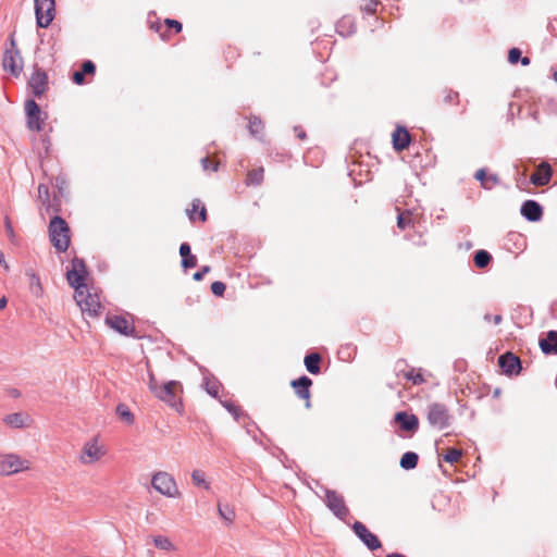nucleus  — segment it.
<instances>
[{
  "instance_id": "61",
  "label": "nucleus",
  "mask_w": 557,
  "mask_h": 557,
  "mask_svg": "<svg viewBox=\"0 0 557 557\" xmlns=\"http://www.w3.org/2000/svg\"><path fill=\"white\" fill-rule=\"evenodd\" d=\"M7 304H8V300L4 296L2 298H0V310L4 309L7 307Z\"/></svg>"
},
{
  "instance_id": "11",
  "label": "nucleus",
  "mask_w": 557,
  "mask_h": 557,
  "mask_svg": "<svg viewBox=\"0 0 557 557\" xmlns=\"http://www.w3.org/2000/svg\"><path fill=\"white\" fill-rule=\"evenodd\" d=\"M325 504L327 508L339 519H345L349 510L345 505L344 497L335 491H325Z\"/></svg>"
},
{
  "instance_id": "60",
  "label": "nucleus",
  "mask_w": 557,
  "mask_h": 557,
  "mask_svg": "<svg viewBox=\"0 0 557 557\" xmlns=\"http://www.w3.org/2000/svg\"><path fill=\"white\" fill-rule=\"evenodd\" d=\"M201 165L203 168V170H208L209 166H210V160L208 157H205L201 159Z\"/></svg>"
},
{
  "instance_id": "22",
  "label": "nucleus",
  "mask_w": 557,
  "mask_h": 557,
  "mask_svg": "<svg viewBox=\"0 0 557 557\" xmlns=\"http://www.w3.org/2000/svg\"><path fill=\"white\" fill-rule=\"evenodd\" d=\"M393 147L396 151H403L408 148L410 144V134L403 126H397L393 133Z\"/></svg>"
},
{
  "instance_id": "21",
  "label": "nucleus",
  "mask_w": 557,
  "mask_h": 557,
  "mask_svg": "<svg viewBox=\"0 0 557 557\" xmlns=\"http://www.w3.org/2000/svg\"><path fill=\"white\" fill-rule=\"evenodd\" d=\"M4 423L13 429H24L29 428L32 424V419L27 413L23 412H14L4 417Z\"/></svg>"
},
{
  "instance_id": "62",
  "label": "nucleus",
  "mask_w": 557,
  "mask_h": 557,
  "mask_svg": "<svg viewBox=\"0 0 557 557\" xmlns=\"http://www.w3.org/2000/svg\"><path fill=\"white\" fill-rule=\"evenodd\" d=\"M385 557H406V556L403 554H399V553H392V554L386 555Z\"/></svg>"
},
{
  "instance_id": "50",
  "label": "nucleus",
  "mask_w": 557,
  "mask_h": 557,
  "mask_svg": "<svg viewBox=\"0 0 557 557\" xmlns=\"http://www.w3.org/2000/svg\"><path fill=\"white\" fill-rule=\"evenodd\" d=\"M161 384H159L154 377V375L152 373L149 374V382H148V386H149V389L152 394H154L157 392V389L159 388Z\"/></svg>"
},
{
  "instance_id": "46",
  "label": "nucleus",
  "mask_w": 557,
  "mask_h": 557,
  "mask_svg": "<svg viewBox=\"0 0 557 557\" xmlns=\"http://www.w3.org/2000/svg\"><path fill=\"white\" fill-rule=\"evenodd\" d=\"M85 75H89V74H94L95 71H96V65L94 64L92 61L90 60H87L83 63L82 65V70H81Z\"/></svg>"
},
{
  "instance_id": "12",
  "label": "nucleus",
  "mask_w": 557,
  "mask_h": 557,
  "mask_svg": "<svg viewBox=\"0 0 557 557\" xmlns=\"http://www.w3.org/2000/svg\"><path fill=\"white\" fill-rule=\"evenodd\" d=\"M26 122L27 127L34 132H40L42 129L41 110L37 102L29 99L25 102Z\"/></svg>"
},
{
  "instance_id": "16",
  "label": "nucleus",
  "mask_w": 557,
  "mask_h": 557,
  "mask_svg": "<svg viewBox=\"0 0 557 557\" xmlns=\"http://www.w3.org/2000/svg\"><path fill=\"white\" fill-rule=\"evenodd\" d=\"M106 324L125 336H135V326L122 315H107Z\"/></svg>"
},
{
  "instance_id": "52",
  "label": "nucleus",
  "mask_w": 557,
  "mask_h": 557,
  "mask_svg": "<svg viewBox=\"0 0 557 557\" xmlns=\"http://www.w3.org/2000/svg\"><path fill=\"white\" fill-rule=\"evenodd\" d=\"M180 255H181L182 259H184V258H186V257L191 255L189 244L183 243L180 246Z\"/></svg>"
},
{
  "instance_id": "3",
  "label": "nucleus",
  "mask_w": 557,
  "mask_h": 557,
  "mask_svg": "<svg viewBox=\"0 0 557 557\" xmlns=\"http://www.w3.org/2000/svg\"><path fill=\"white\" fill-rule=\"evenodd\" d=\"M426 420L432 428L444 430L451 425L453 416L445 404L431 403L426 407Z\"/></svg>"
},
{
  "instance_id": "30",
  "label": "nucleus",
  "mask_w": 557,
  "mask_h": 557,
  "mask_svg": "<svg viewBox=\"0 0 557 557\" xmlns=\"http://www.w3.org/2000/svg\"><path fill=\"white\" fill-rule=\"evenodd\" d=\"M116 413L121 420L127 424H132L135 420L134 414L125 404H119L116 407Z\"/></svg>"
},
{
  "instance_id": "41",
  "label": "nucleus",
  "mask_w": 557,
  "mask_h": 557,
  "mask_svg": "<svg viewBox=\"0 0 557 557\" xmlns=\"http://www.w3.org/2000/svg\"><path fill=\"white\" fill-rule=\"evenodd\" d=\"M379 4V0H364V3L361 5V10L367 13L374 14L377 10Z\"/></svg>"
},
{
  "instance_id": "10",
  "label": "nucleus",
  "mask_w": 557,
  "mask_h": 557,
  "mask_svg": "<svg viewBox=\"0 0 557 557\" xmlns=\"http://www.w3.org/2000/svg\"><path fill=\"white\" fill-rule=\"evenodd\" d=\"M35 12L38 26L48 27L55 15V1L35 0Z\"/></svg>"
},
{
  "instance_id": "9",
  "label": "nucleus",
  "mask_w": 557,
  "mask_h": 557,
  "mask_svg": "<svg viewBox=\"0 0 557 557\" xmlns=\"http://www.w3.org/2000/svg\"><path fill=\"white\" fill-rule=\"evenodd\" d=\"M74 298L83 313L96 317L101 308L98 296L90 294L87 288L75 293Z\"/></svg>"
},
{
  "instance_id": "13",
  "label": "nucleus",
  "mask_w": 557,
  "mask_h": 557,
  "mask_svg": "<svg viewBox=\"0 0 557 557\" xmlns=\"http://www.w3.org/2000/svg\"><path fill=\"white\" fill-rule=\"evenodd\" d=\"M352 530L358 539L370 549L375 550L379 549L382 544L379 537L370 532L368 528L360 521H356L352 524Z\"/></svg>"
},
{
  "instance_id": "6",
  "label": "nucleus",
  "mask_w": 557,
  "mask_h": 557,
  "mask_svg": "<svg viewBox=\"0 0 557 557\" xmlns=\"http://www.w3.org/2000/svg\"><path fill=\"white\" fill-rule=\"evenodd\" d=\"M29 468L30 462L16 454H0V475H12Z\"/></svg>"
},
{
  "instance_id": "1",
  "label": "nucleus",
  "mask_w": 557,
  "mask_h": 557,
  "mask_svg": "<svg viewBox=\"0 0 557 557\" xmlns=\"http://www.w3.org/2000/svg\"><path fill=\"white\" fill-rule=\"evenodd\" d=\"M70 227L64 219L53 216L49 223V238L58 252H64L70 246Z\"/></svg>"
},
{
  "instance_id": "44",
  "label": "nucleus",
  "mask_w": 557,
  "mask_h": 557,
  "mask_svg": "<svg viewBox=\"0 0 557 557\" xmlns=\"http://www.w3.org/2000/svg\"><path fill=\"white\" fill-rule=\"evenodd\" d=\"M474 177L481 182V185L485 189H491V185L485 180L487 178L486 172L484 169H480L476 171Z\"/></svg>"
},
{
  "instance_id": "54",
  "label": "nucleus",
  "mask_w": 557,
  "mask_h": 557,
  "mask_svg": "<svg viewBox=\"0 0 557 557\" xmlns=\"http://www.w3.org/2000/svg\"><path fill=\"white\" fill-rule=\"evenodd\" d=\"M38 194H39L40 198H42V197L48 198L49 197V188H48V186L45 185V184H39L38 185Z\"/></svg>"
},
{
  "instance_id": "59",
  "label": "nucleus",
  "mask_w": 557,
  "mask_h": 557,
  "mask_svg": "<svg viewBox=\"0 0 557 557\" xmlns=\"http://www.w3.org/2000/svg\"><path fill=\"white\" fill-rule=\"evenodd\" d=\"M296 135L299 139L306 138V132L301 127H295Z\"/></svg>"
},
{
  "instance_id": "43",
  "label": "nucleus",
  "mask_w": 557,
  "mask_h": 557,
  "mask_svg": "<svg viewBox=\"0 0 557 557\" xmlns=\"http://www.w3.org/2000/svg\"><path fill=\"white\" fill-rule=\"evenodd\" d=\"M225 289H226V286L223 282L216 281L211 284V292L215 296H219V297L223 296Z\"/></svg>"
},
{
  "instance_id": "29",
  "label": "nucleus",
  "mask_w": 557,
  "mask_h": 557,
  "mask_svg": "<svg viewBox=\"0 0 557 557\" xmlns=\"http://www.w3.org/2000/svg\"><path fill=\"white\" fill-rule=\"evenodd\" d=\"M398 375H403L408 381H411L414 385H420L425 382L423 375L420 372H414V369H411L409 371H404L398 369Z\"/></svg>"
},
{
  "instance_id": "45",
  "label": "nucleus",
  "mask_w": 557,
  "mask_h": 557,
  "mask_svg": "<svg viewBox=\"0 0 557 557\" xmlns=\"http://www.w3.org/2000/svg\"><path fill=\"white\" fill-rule=\"evenodd\" d=\"M197 265V258L194 255H190L184 259H182V267L184 269H191Z\"/></svg>"
},
{
  "instance_id": "24",
  "label": "nucleus",
  "mask_w": 557,
  "mask_h": 557,
  "mask_svg": "<svg viewBox=\"0 0 557 557\" xmlns=\"http://www.w3.org/2000/svg\"><path fill=\"white\" fill-rule=\"evenodd\" d=\"M25 274L29 278V289L32 294L36 297H40L44 290L39 276L32 269L26 270Z\"/></svg>"
},
{
  "instance_id": "25",
  "label": "nucleus",
  "mask_w": 557,
  "mask_h": 557,
  "mask_svg": "<svg viewBox=\"0 0 557 557\" xmlns=\"http://www.w3.org/2000/svg\"><path fill=\"white\" fill-rule=\"evenodd\" d=\"M320 361L321 356L317 352H312L305 357L304 363L308 372H310L311 374H319L321 371Z\"/></svg>"
},
{
  "instance_id": "23",
  "label": "nucleus",
  "mask_w": 557,
  "mask_h": 557,
  "mask_svg": "<svg viewBox=\"0 0 557 557\" xmlns=\"http://www.w3.org/2000/svg\"><path fill=\"white\" fill-rule=\"evenodd\" d=\"M540 348L545 355H557V331H548L546 336L540 338Z\"/></svg>"
},
{
  "instance_id": "19",
  "label": "nucleus",
  "mask_w": 557,
  "mask_h": 557,
  "mask_svg": "<svg viewBox=\"0 0 557 557\" xmlns=\"http://www.w3.org/2000/svg\"><path fill=\"white\" fill-rule=\"evenodd\" d=\"M552 166L547 162L539 164L536 171L530 176V182L535 186H545L552 180Z\"/></svg>"
},
{
  "instance_id": "48",
  "label": "nucleus",
  "mask_w": 557,
  "mask_h": 557,
  "mask_svg": "<svg viewBox=\"0 0 557 557\" xmlns=\"http://www.w3.org/2000/svg\"><path fill=\"white\" fill-rule=\"evenodd\" d=\"M211 270V268L209 265H203L199 271H197L196 273H194L193 275V278L195 281H201L203 278V276L209 273Z\"/></svg>"
},
{
  "instance_id": "4",
  "label": "nucleus",
  "mask_w": 557,
  "mask_h": 557,
  "mask_svg": "<svg viewBox=\"0 0 557 557\" xmlns=\"http://www.w3.org/2000/svg\"><path fill=\"white\" fill-rule=\"evenodd\" d=\"M182 391L183 387L178 381H169L161 384L153 395L176 411L181 412L183 405L180 393H182Z\"/></svg>"
},
{
  "instance_id": "15",
  "label": "nucleus",
  "mask_w": 557,
  "mask_h": 557,
  "mask_svg": "<svg viewBox=\"0 0 557 557\" xmlns=\"http://www.w3.org/2000/svg\"><path fill=\"white\" fill-rule=\"evenodd\" d=\"M28 86L30 87L35 97H41L47 90L48 86L47 73L36 66L28 81Z\"/></svg>"
},
{
  "instance_id": "7",
  "label": "nucleus",
  "mask_w": 557,
  "mask_h": 557,
  "mask_svg": "<svg viewBox=\"0 0 557 557\" xmlns=\"http://www.w3.org/2000/svg\"><path fill=\"white\" fill-rule=\"evenodd\" d=\"M106 453L104 446L99 443L98 436H95L83 445L79 461L86 466L92 465L99 461Z\"/></svg>"
},
{
  "instance_id": "51",
  "label": "nucleus",
  "mask_w": 557,
  "mask_h": 557,
  "mask_svg": "<svg viewBox=\"0 0 557 557\" xmlns=\"http://www.w3.org/2000/svg\"><path fill=\"white\" fill-rule=\"evenodd\" d=\"M72 79L76 85H83L85 83V74L82 71H77L73 74Z\"/></svg>"
},
{
  "instance_id": "57",
  "label": "nucleus",
  "mask_w": 557,
  "mask_h": 557,
  "mask_svg": "<svg viewBox=\"0 0 557 557\" xmlns=\"http://www.w3.org/2000/svg\"><path fill=\"white\" fill-rule=\"evenodd\" d=\"M199 219L202 222H205L207 220V210H206V207L203 205H201L200 210H199Z\"/></svg>"
},
{
  "instance_id": "56",
  "label": "nucleus",
  "mask_w": 557,
  "mask_h": 557,
  "mask_svg": "<svg viewBox=\"0 0 557 557\" xmlns=\"http://www.w3.org/2000/svg\"><path fill=\"white\" fill-rule=\"evenodd\" d=\"M207 392L212 395L213 397H216L218 393H219V388L215 384L211 385V386H208L207 388Z\"/></svg>"
},
{
  "instance_id": "31",
  "label": "nucleus",
  "mask_w": 557,
  "mask_h": 557,
  "mask_svg": "<svg viewBox=\"0 0 557 557\" xmlns=\"http://www.w3.org/2000/svg\"><path fill=\"white\" fill-rule=\"evenodd\" d=\"M191 481L197 486H201L205 490H210V484L206 481V474L202 470H194L191 472Z\"/></svg>"
},
{
  "instance_id": "20",
  "label": "nucleus",
  "mask_w": 557,
  "mask_h": 557,
  "mask_svg": "<svg viewBox=\"0 0 557 557\" xmlns=\"http://www.w3.org/2000/svg\"><path fill=\"white\" fill-rule=\"evenodd\" d=\"M395 422L399 423L404 431L416 432L419 428V419L416 414H409L405 411H399L394 417Z\"/></svg>"
},
{
  "instance_id": "42",
  "label": "nucleus",
  "mask_w": 557,
  "mask_h": 557,
  "mask_svg": "<svg viewBox=\"0 0 557 557\" xmlns=\"http://www.w3.org/2000/svg\"><path fill=\"white\" fill-rule=\"evenodd\" d=\"M223 407L231 413L234 416V418L236 420L239 419V414H240V408L238 406H236L235 404L231 403V401H224L223 403Z\"/></svg>"
},
{
  "instance_id": "32",
  "label": "nucleus",
  "mask_w": 557,
  "mask_h": 557,
  "mask_svg": "<svg viewBox=\"0 0 557 557\" xmlns=\"http://www.w3.org/2000/svg\"><path fill=\"white\" fill-rule=\"evenodd\" d=\"M248 128H249V133L252 135V136H258L262 133L263 131V123L262 121L257 117V116H251L249 119V125H248Z\"/></svg>"
},
{
  "instance_id": "18",
  "label": "nucleus",
  "mask_w": 557,
  "mask_h": 557,
  "mask_svg": "<svg viewBox=\"0 0 557 557\" xmlns=\"http://www.w3.org/2000/svg\"><path fill=\"white\" fill-rule=\"evenodd\" d=\"M520 213L525 220L537 222L543 216V208L535 200H525L521 206Z\"/></svg>"
},
{
  "instance_id": "28",
  "label": "nucleus",
  "mask_w": 557,
  "mask_h": 557,
  "mask_svg": "<svg viewBox=\"0 0 557 557\" xmlns=\"http://www.w3.org/2000/svg\"><path fill=\"white\" fill-rule=\"evenodd\" d=\"M492 256L486 250H478L474 253V264L480 269L486 268L490 264Z\"/></svg>"
},
{
  "instance_id": "64",
  "label": "nucleus",
  "mask_w": 557,
  "mask_h": 557,
  "mask_svg": "<svg viewBox=\"0 0 557 557\" xmlns=\"http://www.w3.org/2000/svg\"><path fill=\"white\" fill-rule=\"evenodd\" d=\"M12 395H13V396H18V395H20V393H18V391L14 389V391L12 392Z\"/></svg>"
},
{
  "instance_id": "37",
  "label": "nucleus",
  "mask_w": 557,
  "mask_h": 557,
  "mask_svg": "<svg viewBox=\"0 0 557 557\" xmlns=\"http://www.w3.org/2000/svg\"><path fill=\"white\" fill-rule=\"evenodd\" d=\"M218 510L222 519H224L228 523L233 522L235 518V512L232 508H230L228 506L219 505Z\"/></svg>"
},
{
  "instance_id": "26",
  "label": "nucleus",
  "mask_w": 557,
  "mask_h": 557,
  "mask_svg": "<svg viewBox=\"0 0 557 557\" xmlns=\"http://www.w3.org/2000/svg\"><path fill=\"white\" fill-rule=\"evenodd\" d=\"M419 456L413 451L405 453L399 461V465L405 470L414 469L418 465Z\"/></svg>"
},
{
  "instance_id": "63",
  "label": "nucleus",
  "mask_w": 557,
  "mask_h": 557,
  "mask_svg": "<svg viewBox=\"0 0 557 557\" xmlns=\"http://www.w3.org/2000/svg\"><path fill=\"white\" fill-rule=\"evenodd\" d=\"M552 71H553V78L555 82H557V66L553 67Z\"/></svg>"
},
{
  "instance_id": "17",
  "label": "nucleus",
  "mask_w": 557,
  "mask_h": 557,
  "mask_svg": "<svg viewBox=\"0 0 557 557\" xmlns=\"http://www.w3.org/2000/svg\"><path fill=\"white\" fill-rule=\"evenodd\" d=\"M290 385L295 389L296 395L299 398L306 400V403H305L306 408H310L311 407L310 387L312 385V380L310 377H308L307 375H302L297 380H293Z\"/></svg>"
},
{
  "instance_id": "33",
  "label": "nucleus",
  "mask_w": 557,
  "mask_h": 557,
  "mask_svg": "<svg viewBox=\"0 0 557 557\" xmlns=\"http://www.w3.org/2000/svg\"><path fill=\"white\" fill-rule=\"evenodd\" d=\"M263 181V169H255L248 172L247 182L252 185H259Z\"/></svg>"
},
{
  "instance_id": "34",
  "label": "nucleus",
  "mask_w": 557,
  "mask_h": 557,
  "mask_svg": "<svg viewBox=\"0 0 557 557\" xmlns=\"http://www.w3.org/2000/svg\"><path fill=\"white\" fill-rule=\"evenodd\" d=\"M444 97L443 102L445 104H458L459 103V94L453 89L445 88L443 90Z\"/></svg>"
},
{
  "instance_id": "14",
  "label": "nucleus",
  "mask_w": 557,
  "mask_h": 557,
  "mask_svg": "<svg viewBox=\"0 0 557 557\" xmlns=\"http://www.w3.org/2000/svg\"><path fill=\"white\" fill-rule=\"evenodd\" d=\"M498 364L506 375H518L522 370L520 358L509 351L499 356Z\"/></svg>"
},
{
  "instance_id": "47",
  "label": "nucleus",
  "mask_w": 557,
  "mask_h": 557,
  "mask_svg": "<svg viewBox=\"0 0 557 557\" xmlns=\"http://www.w3.org/2000/svg\"><path fill=\"white\" fill-rule=\"evenodd\" d=\"M201 205L202 203L199 199L193 200V203H191L193 208L190 210H187V214H188L190 221L195 220L194 213L197 212V210H200Z\"/></svg>"
},
{
  "instance_id": "2",
  "label": "nucleus",
  "mask_w": 557,
  "mask_h": 557,
  "mask_svg": "<svg viewBox=\"0 0 557 557\" xmlns=\"http://www.w3.org/2000/svg\"><path fill=\"white\" fill-rule=\"evenodd\" d=\"M2 66L4 71L10 72L14 77H17L23 71L24 61L14 37H11L5 44Z\"/></svg>"
},
{
  "instance_id": "5",
  "label": "nucleus",
  "mask_w": 557,
  "mask_h": 557,
  "mask_svg": "<svg viewBox=\"0 0 557 557\" xmlns=\"http://www.w3.org/2000/svg\"><path fill=\"white\" fill-rule=\"evenodd\" d=\"M152 487L163 496L173 498L180 496L175 479L165 471H158L151 478Z\"/></svg>"
},
{
  "instance_id": "55",
  "label": "nucleus",
  "mask_w": 557,
  "mask_h": 557,
  "mask_svg": "<svg viewBox=\"0 0 557 557\" xmlns=\"http://www.w3.org/2000/svg\"><path fill=\"white\" fill-rule=\"evenodd\" d=\"M484 320H485V321H488V322H490V321H493V322H494V324H496V325H497V324H499V323L503 321V318H502V315H500V314H496V315H494L493 318H492L490 314H485V315H484Z\"/></svg>"
},
{
  "instance_id": "39",
  "label": "nucleus",
  "mask_w": 557,
  "mask_h": 557,
  "mask_svg": "<svg viewBox=\"0 0 557 557\" xmlns=\"http://www.w3.org/2000/svg\"><path fill=\"white\" fill-rule=\"evenodd\" d=\"M412 222L411 214L409 212L399 213L397 216V226L400 230H406Z\"/></svg>"
},
{
  "instance_id": "8",
  "label": "nucleus",
  "mask_w": 557,
  "mask_h": 557,
  "mask_svg": "<svg viewBox=\"0 0 557 557\" xmlns=\"http://www.w3.org/2000/svg\"><path fill=\"white\" fill-rule=\"evenodd\" d=\"M86 273L84 260L75 258L72 261V269L66 273L67 282L75 289V293L87 288L85 284Z\"/></svg>"
},
{
  "instance_id": "38",
  "label": "nucleus",
  "mask_w": 557,
  "mask_h": 557,
  "mask_svg": "<svg viewBox=\"0 0 557 557\" xmlns=\"http://www.w3.org/2000/svg\"><path fill=\"white\" fill-rule=\"evenodd\" d=\"M149 29L153 33L165 34L164 22L154 16V20H149Z\"/></svg>"
},
{
  "instance_id": "36",
  "label": "nucleus",
  "mask_w": 557,
  "mask_h": 557,
  "mask_svg": "<svg viewBox=\"0 0 557 557\" xmlns=\"http://www.w3.org/2000/svg\"><path fill=\"white\" fill-rule=\"evenodd\" d=\"M153 544L158 548L163 549V550H172L174 548L172 542L168 537L161 536V535L153 537Z\"/></svg>"
},
{
  "instance_id": "53",
  "label": "nucleus",
  "mask_w": 557,
  "mask_h": 557,
  "mask_svg": "<svg viewBox=\"0 0 557 557\" xmlns=\"http://www.w3.org/2000/svg\"><path fill=\"white\" fill-rule=\"evenodd\" d=\"M491 185V189L499 184V177L496 174H490L487 175V178L485 180Z\"/></svg>"
},
{
  "instance_id": "58",
  "label": "nucleus",
  "mask_w": 557,
  "mask_h": 557,
  "mask_svg": "<svg viewBox=\"0 0 557 557\" xmlns=\"http://www.w3.org/2000/svg\"><path fill=\"white\" fill-rule=\"evenodd\" d=\"M0 265L3 267L5 271H9V264L5 261L4 253L0 250Z\"/></svg>"
},
{
  "instance_id": "27",
  "label": "nucleus",
  "mask_w": 557,
  "mask_h": 557,
  "mask_svg": "<svg viewBox=\"0 0 557 557\" xmlns=\"http://www.w3.org/2000/svg\"><path fill=\"white\" fill-rule=\"evenodd\" d=\"M522 52L519 48H511L508 51V62L510 64H517L519 61L523 66H527L530 64V59L528 57H521Z\"/></svg>"
},
{
  "instance_id": "49",
  "label": "nucleus",
  "mask_w": 557,
  "mask_h": 557,
  "mask_svg": "<svg viewBox=\"0 0 557 557\" xmlns=\"http://www.w3.org/2000/svg\"><path fill=\"white\" fill-rule=\"evenodd\" d=\"M4 225H5V232H7L8 236H9V238L11 240H13L14 237H15V234H14L13 226L11 224V221H10L9 216L4 218Z\"/></svg>"
},
{
  "instance_id": "40",
  "label": "nucleus",
  "mask_w": 557,
  "mask_h": 557,
  "mask_svg": "<svg viewBox=\"0 0 557 557\" xmlns=\"http://www.w3.org/2000/svg\"><path fill=\"white\" fill-rule=\"evenodd\" d=\"M165 33L174 30L175 33L182 32V23L176 20L165 18L164 21Z\"/></svg>"
},
{
  "instance_id": "35",
  "label": "nucleus",
  "mask_w": 557,
  "mask_h": 557,
  "mask_svg": "<svg viewBox=\"0 0 557 557\" xmlns=\"http://www.w3.org/2000/svg\"><path fill=\"white\" fill-rule=\"evenodd\" d=\"M462 456V451L460 449H457V448H449L447 450V453L443 456V459L446 461V462H449V463H456L460 460Z\"/></svg>"
}]
</instances>
